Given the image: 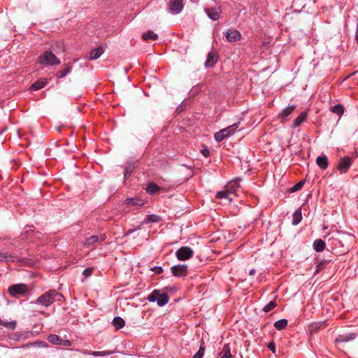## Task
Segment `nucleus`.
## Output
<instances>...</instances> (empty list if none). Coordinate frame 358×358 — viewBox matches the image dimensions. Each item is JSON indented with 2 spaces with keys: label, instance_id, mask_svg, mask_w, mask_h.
Segmentation results:
<instances>
[{
  "label": "nucleus",
  "instance_id": "nucleus-1",
  "mask_svg": "<svg viewBox=\"0 0 358 358\" xmlns=\"http://www.w3.org/2000/svg\"><path fill=\"white\" fill-rule=\"evenodd\" d=\"M38 63L43 66H55L60 64V60L52 52L45 51L38 58Z\"/></svg>",
  "mask_w": 358,
  "mask_h": 358
},
{
  "label": "nucleus",
  "instance_id": "nucleus-2",
  "mask_svg": "<svg viewBox=\"0 0 358 358\" xmlns=\"http://www.w3.org/2000/svg\"><path fill=\"white\" fill-rule=\"evenodd\" d=\"M238 187L239 185L236 181L231 182L227 186L224 190L218 192L216 194V197L220 199H227L230 202L233 200L232 196L236 194L234 192L236 189Z\"/></svg>",
  "mask_w": 358,
  "mask_h": 358
},
{
  "label": "nucleus",
  "instance_id": "nucleus-3",
  "mask_svg": "<svg viewBox=\"0 0 358 358\" xmlns=\"http://www.w3.org/2000/svg\"><path fill=\"white\" fill-rule=\"evenodd\" d=\"M148 299L151 302L157 301L158 306H163L167 303L169 301V296L166 293H161L158 290H154L148 296Z\"/></svg>",
  "mask_w": 358,
  "mask_h": 358
},
{
  "label": "nucleus",
  "instance_id": "nucleus-4",
  "mask_svg": "<svg viewBox=\"0 0 358 358\" xmlns=\"http://www.w3.org/2000/svg\"><path fill=\"white\" fill-rule=\"evenodd\" d=\"M238 124L237 123L234 124L225 129H221L215 134V139L220 142L234 134L236 130L238 129Z\"/></svg>",
  "mask_w": 358,
  "mask_h": 358
},
{
  "label": "nucleus",
  "instance_id": "nucleus-5",
  "mask_svg": "<svg viewBox=\"0 0 358 358\" xmlns=\"http://www.w3.org/2000/svg\"><path fill=\"white\" fill-rule=\"evenodd\" d=\"M27 287L24 284H16L8 287V291L10 296L17 297L27 292Z\"/></svg>",
  "mask_w": 358,
  "mask_h": 358
},
{
  "label": "nucleus",
  "instance_id": "nucleus-6",
  "mask_svg": "<svg viewBox=\"0 0 358 358\" xmlns=\"http://www.w3.org/2000/svg\"><path fill=\"white\" fill-rule=\"evenodd\" d=\"M193 254V251L188 247H182L176 252V257L180 261L189 259Z\"/></svg>",
  "mask_w": 358,
  "mask_h": 358
},
{
  "label": "nucleus",
  "instance_id": "nucleus-7",
  "mask_svg": "<svg viewBox=\"0 0 358 358\" xmlns=\"http://www.w3.org/2000/svg\"><path fill=\"white\" fill-rule=\"evenodd\" d=\"M54 297L52 293L46 292L37 299V303H39L45 306H48L52 303Z\"/></svg>",
  "mask_w": 358,
  "mask_h": 358
},
{
  "label": "nucleus",
  "instance_id": "nucleus-8",
  "mask_svg": "<svg viewBox=\"0 0 358 358\" xmlns=\"http://www.w3.org/2000/svg\"><path fill=\"white\" fill-rule=\"evenodd\" d=\"M172 273L175 276H185L187 273V266L184 264H179L171 267Z\"/></svg>",
  "mask_w": 358,
  "mask_h": 358
},
{
  "label": "nucleus",
  "instance_id": "nucleus-9",
  "mask_svg": "<svg viewBox=\"0 0 358 358\" xmlns=\"http://www.w3.org/2000/svg\"><path fill=\"white\" fill-rule=\"evenodd\" d=\"M226 38L229 42H236L241 39V33L236 29H229L226 33Z\"/></svg>",
  "mask_w": 358,
  "mask_h": 358
},
{
  "label": "nucleus",
  "instance_id": "nucleus-10",
  "mask_svg": "<svg viewBox=\"0 0 358 358\" xmlns=\"http://www.w3.org/2000/svg\"><path fill=\"white\" fill-rule=\"evenodd\" d=\"M351 165V159L349 157L341 159L338 163V169L341 173H345Z\"/></svg>",
  "mask_w": 358,
  "mask_h": 358
},
{
  "label": "nucleus",
  "instance_id": "nucleus-11",
  "mask_svg": "<svg viewBox=\"0 0 358 358\" xmlns=\"http://www.w3.org/2000/svg\"><path fill=\"white\" fill-rule=\"evenodd\" d=\"M205 11L209 18L213 20H217L220 17L221 10L220 8H206Z\"/></svg>",
  "mask_w": 358,
  "mask_h": 358
},
{
  "label": "nucleus",
  "instance_id": "nucleus-12",
  "mask_svg": "<svg viewBox=\"0 0 358 358\" xmlns=\"http://www.w3.org/2000/svg\"><path fill=\"white\" fill-rule=\"evenodd\" d=\"M182 8L183 3L182 0H174L171 3L169 6L170 10L173 13H180L182 10Z\"/></svg>",
  "mask_w": 358,
  "mask_h": 358
},
{
  "label": "nucleus",
  "instance_id": "nucleus-13",
  "mask_svg": "<svg viewBox=\"0 0 358 358\" xmlns=\"http://www.w3.org/2000/svg\"><path fill=\"white\" fill-rule=\"evenodd\" d=\"M355 338V334L350 333L348 334L339 335L336 338V341L337 343L348 342V341L353 340Z\"/></svg>",
  "mask_w": 358,
  "mask_h": 358
},
{
  "label": "nucleus",
  "instance_id": "nucleus-14",
  "mask_svg": "<svg viewBox=\"0 0 358 358\" xmlns=\"http://www.w3.org/2000/svg\"><path fill=\"white\" fill-rule=\"evenodd\" d=\"M217 60V57L215 53L214 52H209L208 55V58L206 62V67H211L213 66L215 62Z\"/></svg>",
  "mask_w": 358,
  "mask_h": 358
},
{
  "label": "nucleus",
  "instance_id": "nucleus-15",
  "mask_svg": "<svg viewBox=\"0 0 358 358\" xmlns=\"http://www.w3.org/2000/svg\"><path fill=\"white\" fill-rule=\"evenodd\" d=\"M313 247L316 252H322L325 248V243L322 239H316L313 243Z\"/></svg>",
  "mask_w": 358,
  "mask_h": 358
},
{
  "label": "nucleus",
  "instance_id": "nucleus-16",
  "mask_svg": "<svg viewBox=\"0 0 358 358\" xmlns=\"http://www.w3.org/2000/svg\"><path fill=\"white\" fill-rule=\"evenodd\" d=\"M221 358H232V355L231 352V348L229 344H225L221 352L220 353Z\"/></svg>",
  "mask_w": 358,
  "mask_h": 358
},
{
  "label": "nucleus",
  "instance_id": "nucleus-17",
  "mask_svg": "<svg viewBox=\"0 0 358 358\" xmlns=\"http://www.w3.org/2000/svg\"><path fill=\"white\" fill-rule=\"evenodd\" d=\"M103 53V49L101 47L92 50L90 53V59H96Z\"/></svg>",
  "mask_w": 358,
  "mask_h": 358
},
{
  "label": "nucleus",
  "instance_id": "nucleus-18",
  "mask_svg": "<svg viewBox=\"0 0 358 358\" xmlns=\"http://www.w3.org/2000/svg\"><path fill=\"white\" fill-rule=\"evenodd\" d=\"M48 82L45 79H40L31 85V89L33 90H38L44 87Z\"/></svg>",
  "mask_w": 358,
  "mask_h": 358
},
{
  "label": "nucleus",
  "instance_id": "nucleus-19",
  "mask_svg": "<svg viewBox=\"0 0 358 358\" xmlns=\"http://www.w3.org/2000/svg\"><path fill=\"white\" fill-rule=\"evenodd\" d=\"M316 163L322 169H325L328 166V160L325 156H320L316 159Z\"/></svg>",
  "mask_w": 358,
  "mask_h": 358
},
{
  "label": "nucleus",
  "instance_id": "nucleus-20",
  "mask_svg": "<svg viewBox=\"0 0 358 358\" xmlns=\"http://www.w3.org/2000/svg\"><path fill=\"white\" fill-rule=\"evenodd\" d=\"M113 324L117 330L122 329L124 324V320L120 317H115L113 319Z\"/></svg>",
  "mask_w": 358,
  "mask_h": 358
},
{
  "label": "nucleus",
  "instance_id": "nucleus-21",
  "mask_svg": "<svg viewBox=\"0 0 358 358\" xmlns=\"http://www.w3.org/2000/svg\"><path fill=\"white\" fill-rule=\"evenodd\" d=\"M306 117H307V113L306 112L302 113L294 121V126L295 127H299L301 124H302L305 121Z\"/></svg>",
  "mask_w": 358,
  "mask_h": 358
},
{
  "label": "nucleus",
  "instance_id": "nucleus-22",
  "mask_svg": "<svg viewBox=\"0 0 358 358\" xmlns=\"http://www.w3.org/2000/svg\"><path fill=\"white\" fill-rule=\"evenodd\" d=\"M125 203L128 206H142L143 202L137 198H129L126 199Z\"/></svg>",
  "mask_w": 358,
  "mask_h": 358
},
{
  "label": "nucleus",
  "instance_id": "nucleus-23",
  "mask_svg": "<svg viewBox=\"0 0 358 358\" xmlns=\"http://www.w3.org/2000/svg\"><path fill=\"white\" fill-rule=\"evenodd\" d=\"M287 325V320L285 319H282L280 320H278L274 323V327L278 330H281L285 328V327Z\"/></svg>",
  "mask_w": 358,
  "mask_h": 358
},
{
  "label": "nucleus",
  "instance_id": "nucleus-24",
  "mask_svg": "<svg viewBox=\"0 0 358 358\" xmlns=\"http://www.w3.org/2000/svg\"><path fill=\"white\" fill-rule=\"evenodd\" d=\"M157 38H158L157 34H155L152 31H148V32L144 33L143 34V38L145 41H148L149 39L157 40Z\"/></svg>",
  "mask_w": 358,
  "mask_h": 358
},
{
  "label": "nucleus",
  "instance_id": "nucleus-25",
  "mask_svg": "<svg viewBox=\"0 0 358 358\" xmlns=\"http://www.w3.org/2000/svg\"><path fill=\"white\" fill-rule=\"evenodd\" d=\"M302 219V215L300 210H296L293 214L292 223L296 225L298 224Z\"/></svg>",
  "mask_w": 358,
  "mask_h": 358
},
{
  "label": "nucleus",
  "instance_id": "nucleus-26",
  "mask_svg": "<svg viewBox=\"0 0 358 358\" xmlns=\"http://www.w3.org/2000/svg\"><path fill=\"white\" fill-rule=\"evenodd\" d=\"M48 340L49 342L55 345H59L61 343L60 341L62 338H60L57 335L51 334L48 337Z\"/></svg>",
  "mask_w": 358,
  "mask_h": 358
},
{
  "label": "nucleus",
  "instance_id": "nucleus-27",
  "mask_svg": "<svg viewBox=\"0 0 358 358\" xmlns=\"http://www.w3.org/2000/svg\"><path fill=\"white\" fill-rule=\"evenodd\" d=\"M331 111L341 115L343 113L344 109L341 105H336L331 107Z\"/></svg>",
  "mask_w": 358,
  "mask_h": 358
},
{
  "label": "nucleus",
  "instance_id": "nucleus-28",
  "mask_svg": "<svg viewBox=\"0 0 358 358\" xmlns=\"http://www.w3.org/2000/svg\"><path fill=\"white\" fill-rule=\"evenodd\" d=\"M147 192L150 194H155L156 192H158L159 190V187L154 184V183H150L148 185L147 187Z\"/></svg>",
  "mask_w": 358,
  "mask_h": 358
},
{
  "label": "nucleus",
  "instance_id": "nucleus-29",
  "mask_svg": "<svg viewBox=\"0 0 358 358\" xmlns=\"http://www.w3.org/2000/svg\"><path fill=\"white\" fill-rule=\"evenodd\" d=\"M0 324L8 329H13L15 327L16 322L15 321L5 322L0 319Z\"/></svg>",
  "mask_w": 358,
  "mask_h": 358
},
{
  "label": "nucleus",
  "instance_id": "nucleus-30",
  "mask_svg": "<svg viewBox=\"0 0 358 358\" xmlns=\"http://www.w3.org/2000/svg\"><path fill=\"white\" fill-rule=\"evenodd\" d=\"M294 110V106H289L287 108H286L285 109H284L281 113H280V116L282 117H285L287 116H288L289 115H290L293 110Z\"/></svg>",
  "mask_w": 358,
  "mask_h": 358
},
{
  "label": "nucleus",
  "instance_id": "nucleus-31",
  "mask_svg": "<svg viewBox=\"0 0 358 358\" xmlns=\"http://www.w3.org/2000/svg\"><path fill=\"white\" fill-rule=\"evenodd\" d=\"M98 240H99L98 236H92L86 240L85 244L87 246L90 247V246L92 245L94 243H96L98 241Z\"/></svg>",
  "mask_w": 358,
  "mask_h": 358
},
{
  "label": "nucleus",
  "instance_id": "nucleus-32",
  "mask_svg": "<svg viewBox=\"0 0 358 358\" xmlns=\"http://www.w3.org/2000/svg\"><path fill=\"white\" fill-rule=\"evenodd\" d=\"M276 306V303L274 301L269 302L266 306H265L263 308V310L266 313L269 312L273 310Z\"/></svg>",
  "mask_w": 358,
  "mask_h": 358
},
{
  "label": "nucleus",
  "instance_id": "nucleus-33",
  "mask_svg": "<svg viewBox=\"0 0 358 358\" xmlns=\"http://www.w3.org/2000/svg\"><path fill=\"white\" fill-rule=\"evenodd\" d=\"M13 258V256L6 252H0V261H8Z\"/></svg>",
  "mask_w": 358,
  "mask_h": 358
},
{
  "label": "nucleus",
  "instance_id": "nucleus-34",
  "mask_svg": "<svg viewBox=\"0 0 358 358\" xmlns=\"http://www.w3.org/2000/svg\"><path fill=\"white\" fill-rule=\"evenodd\" d=\"M90 354L93 356H95V357H103V356L109 355L110 354V352H105V351H101V352L94 351V352H90Z\"/></svg>",
  "mask_w": 358,
  "mask_h": 358
},
{
  "label": "nucleus",
  "instance_id": "nucleus-35",
  "mask_svg": "<svg viewBox=\"0 0 358 358\" xmlns=\"http://www.w3.org/2000/svg\"><path fill=\"white\" fill-rule=\"evenodd\" d=\"M305 182L304 181H300L299 182H298L297 184H296L294 187H292L291 188V191L292 192H296L298 190H299L304 185Z\"/></svg>",
  "mask_w": 358,
  "mask_h": 358
},
{
  "label": "nucleus",
  "instance_id": "nucleus-36",
  "mask_svg": "<svg viewBox=\"0 0 358 358\" xmlns=\"http://www.w3.org/2000/svg\"><path fill=\"white\" fill-rule=\"evenodd\" d=\"M204 354V348L201 346L197 353L194 356L193 358H202Z\"/></svg>",
  "mask_w": 358,
  "mask_h": 358
},
{
  "label": "nucleus",
  "instance_id": "nucleus-37",
  "mask_svg": "<svg viewBox=\"0 0 358 358\" xmlns=\"http://www.w3.org/2000/svg\"><path fill=\"white\" fill-rule=\"evenodd\" d=\"M92 271H93V268H92V267L87 268L83 271V275H85V278H87L92 275Z\"/></svg>",
  "mask_w": 358,
  "mask_h": 358
},
{
  "label": "nucleus",
  "instance_id": "nucleus-38",
  "mask_svg": "<svg viewBox=\"0 0 358 358\" xmlns=\"http://www.w3.org/2000/svg\"><path fill=\"white\" fill-rule=\"evenodd\" d=\"M148 220L152 222L159 221V217L155 215H151L148 216Z\"/></svg>",
  "mask_w": 358,
  "mask_h": 358
},
{
  "label": "nucleus",
  "instance_id": "nucleus-39",
  "mask_svg": "<svg viewBox=\"0 0 358 358\" xmlns=\"http://www.w3.org/2000/svg\"><path fill=\"white\" fill-rule=\"evenodd\" d=\"M71 71L70 67H66L64 70H63L61 73V74L59 76V78H64L65 77L67 73H69Z\"/></svg>",
  "mask_w": 358,
  "mask_h": 358
},
{
  "label": "nucleus",
  "instance_id": "nucleus-40",
  "mask_svg": "<svg viewBox=\"0 0 358 358\" xmlns=\"http://www.w3.org/2000/svg\"><path fill=\"white\" fill-rule=\"evenodd\" d=\"M151 270L152 271H154L155 273H158V274L162 273V271H163L162 268L160 267V266L153 267V268H151Z\"/></svg>",
  "mask_w": 358,
  "mask_h": 358
},
{
  "label": "nucleus",
  "instance_id": "nucleus-41",
  "mask_svg": "<svg viewBox=\"0 0 358 358\" xmlns=\"http://www.w3.org/2000/svg\"><path fill=\"white\" fill-rule=\"evenodd\" d=\"M201 153L204 157H208L210 155V152L208 148H205L201 150Z\"/></svg>",
  "mask_w": 358,
  "mask_h": 358
},
{
  "label": "nucleus",
  "instance_id": "nucleus-42",
  "mask_svg": "<svg viewBox=\"0 0 358 358\" xmlns=\"http://www.w3.org/2000/svg\"><path fill=\"white\" fill-rule=\"evenodd\" d=\"M60 343H61L59 345H62L69 346L71 345L70 341L68 340L62 339Z\"/></svg>",
  "mask_w": 358,
  "mask_h": 358
},
{
  "label": "nucleus",
  "instance_id": "nucleus-43",
  "mask_svg": "<svg viewBox=\"0 0 358 358\" xmlns=\"http://www.w3.org/2000/svg\"><path fill=\"white\" fill-rule=\"evenodd\" d=\"M268 348L273 351V352H275V345L273 343H270L268 345Z\"/></svg>",
  "mask_w": 358,
  "mask_h": 358
},
{
  "label": "nucleus",
  "instance_id": "nucleus-44",
  "mask_svg": "<svg viewBox=\"0 0 358 358\" xmlns=\"http://www.w3.org/2000/svg\"><path fill=\"white\" fill-rule=\"evenodd\" d=\"M250 275H254L255 273V269H251L250 271Z\"/></svg>",
  "mask_w": 358,
  "mask_h": 358
}]
</instances>
